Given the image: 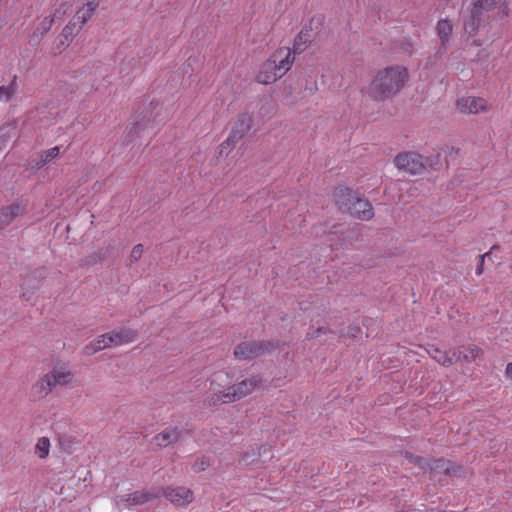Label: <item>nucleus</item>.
<instances>
[{
	"mask_svg": "<svg viewBox=\"0 0 512 512\" xmlns=\"http://www.w3.org/2000/svg\"><path fill=\"white\" fill-rule=\"evenodd\" d=\"M404 67L391 66L380 70L368 87V95L375 101H384L397 94L408 80Z\"/></svg>",
	"mask_w": 512,
	"mask_h": 512,
	"instance_id": "obj_1",
	"label": "nucleus"
},
{
	"mask_svg": "<svg viewBox=\"0 0 512 512\" xmlns=\"http://www.w3.org/2000/svg\"><path fill=\"white\" fill-rule=\"evenodd\" d=\"M73 379V373L64 367H54L51 371L43 375L31 389L34 399L45 398L52 390L60 385L66 386Z\"/></svg>",
	"mask_w": 512,
	"mask_h": 512,
	"instance_id": "obj_2",
	"label": "nucleus"
},
{
	"mask_svg": "<svg viewBox=\"0 0 512 512\" xmlns=\"http://www.w3.org/2000/svg\"><path fill=\"white\" fill-rule=\"evenodd\" d=\"M278 348V342L272 340L243 341L234 347L233 355L240 361H251Z\"/></svg>",
	"mask_w": 512,
	"mask_h": 512,
	"instance_id": "obj_3",
	"label": "nucleus"
},
{
	"mask_svg": "<svg viewBox=\"0 0 512 512\" xmlns=\"http://www.w3.org/2000/svg\"><path fill=\"white\" fill-rule=\"evenodd\" d=\"M263 383L264 379L261 375L241 376L233 385L226 388V401L232 403L239 401L262 387Z\"/></svg>",
	"mask_w": 512,
	"mask_h": 512,
	"instance_id": "obj_4",
	"label": "nucleus"
},
{
	"mask_svg": "<svg viewBox=\"0 0 512 512\" xmlns=\"http://www.w3.org/2000/svg\"><path fill=\"white\" fill-rule=\"evenodd\" d=\"M499 1L500 0H475L468 17L464 20L465 32L471 36L474 35L483 21L484 12L495 9Z\"/></svg>",
	"mask_w": 512,
	"mask_h": 512,
	"instance_id": "obj_5",
	"label": "nucleus"
},
{
	"mask_svg": "<svg viewBox=\"0 0 512 512\" xmlns=\"http://www.w3.org/2000/svg\"><path fill=\"white\" fill-rule=\"evenodd\" d=\"M394 163L400 170L412 175L421 174L432 165L429 158H424L416 152H403L396 156Z\"/></svg>",
	"mask_w": 512,
	"mask_h": 512,
	"instance_id": "obj_6",
	"label": "nucleus"
},
{
	"mask_svg": "<svg viewBox=\"0 0 512 512\" xmlns=\"http://www.w3.org/2000/svg\"><path fill=\"white\" fill-rule=\"evenodd\" d=\"M191 433L188 424L169 425L151 439V444L162 449L180 442L186 435Z\"/></svg>",
	"mask_w": 512,
	"mask_h": 512,
	"instance_id": "obj_7",
	"label": "nucleus"
},
{
	"mask_svg": "<svg viewBox=\"0 0 512 512\" xmlns=\"http://www.w3.org/2000/svg\"><path fill=\"white\" fill-rule=\"evenodd\" d=\"M158 106V101L150 102L149 108L142 111L140 118L129 128L128 137L141 136L145 130L155 129L159 125L162 120L156 121L158 113L155 112Z\"/></svg>",
	"mask_w": 512,
	"mask_h": 512,
	"instance_id": "obj_8",
	"label": "nucleus"
},
{
	"mask_svg": "<svg viewBox=\"0 0 512 512\" xmlns=\"http://www.w3.org/2000/svg\"><path fill=\"white\" fill-rule=\"evenodd\" d=\"M252 128V117L248 113H241L232 124L231 132L228 138L221 144V152L226 149H232L241 141Z\"/></svg>",
	"mask_w": 512,
	"mask_h": 512,
	"instance_id": "obj_9",
	"label": "nucleus"
},
{
	"mask_svg": "<svg viewBox=\"0 0 512 512\" xmlns=\"http://www.w3.org/2000/svg\"><path fill=\"white\" fill-rule=\"evenodd\" d=\"M163 493V487H152L148 490H137L124 496L123 501L128 507L143 505L160 498Z\"/></svg>",
	"mask_w": 512,
	"mask_h": 512,
	"instance_id": "obj_10",
	"label": "nucleus"
},
{
	"mask_svg": "<svg viewBox=\"0 0 512 512\" xmlns=\"http://www.w3.org/2000/svg\"><path fill=\"white\" fill-rule=\"evenodd\" d=\"M164 496L175 506H187L194 500V493L186 487H163Z\"/></svg>",
	"mask_w": 512,
	"mask_h": 512,
	"instance_id": "obj_11",
	"label": "nucleus"
},
{
	"mask_svg": "<svg viewBox=\"0 0 512 512\" xmlns=\"http://www.w3.org/2000/svg\"><path fill=\"white\" fill-rule=\"evenodd\" d=\"M455 362L471 363L483 354V350L475 344L460 346L451 350Z\"/></svg>",
	"mask_w": 512,
	"mask_h": 512,
	"instance_id": "obj_12",
	"label": "nucleus"
},
{
	"mask_svg": "<svg viewBox=\"0 0 512 512\" xmlns=\"http://www.w3.org/2000/svg\"><path fill=\"white\" fill-rule=\"evenodd\" d=\"M270 59L276 64V69L281 77L290 69L294 57L291 56V50L288 47H281L270 56Z\"/></svg>",
	"mask_w": 512,
	"mask_h": 512,
	"instance_id": "obj_13",
	"label": "nucleus"
},
{
	"mask_svg": "<svg viewBox=\"0 0 512 512\" xmlns=\"http://www.w3.org/2000/svg\"><path fill=\"white\" fill-rule=\"evenodd\" d=\"M138 332L131 328L114 329L108 333V344L111 346H120L136 340Z\"/></svg>",
	"mask_w": 512,
	"mask_h": 512,
	"instance_id": "obj_14",
	"label": "nucleus"
},
{
	"mask_svg": "<svg viewBox=\"0 0 512 512\" xmlns=\"http://www.w3.org/2000/svg\"><path fill=\"white\" fill-rule=\"evenodd\" d=\"M457 107L462 113H478L487 110V101L481 97H462L458 99Z\"/></svg>",
	"mask_w": 512,
	"mask_h": 512,
	"instance_id": "obj_15",
	"label": "nucleus"
},
{
	"mask_svg": "<svg viewBox=\"0 0 512 512\" xmlns=\"http://www.w3.org/2000/svg\"><path fill=\"white\" fill-rule=\"evenodd\" d=\"M281 78V74L276 69V64L269 58L262 66L256 76V81L261 84H272Z\"/></svg>",
	"mask_w": 512,
	"mask_h": 512,
	"instance_id": "obj_16",
	"label": "nucleus"
},
{
	"mask_svg": "<svg viewBox=\"0 0 512 512\" xmlns=\"http://www.w3.org/2000/svg\"><path fill=\"white\" fill-rule=\"evenodd\" d=\"M336 204L341 209L350 210L352 205L354 204L357 196L353 192L352 189L344 186H339L335 189L334 192Z\"/></svg>",
	"mask_w": 512,
	"mask_h": 512,
	"instance_id": "obj_17",
	"label": "nucleus"
},
{
	"mask_svg": "<svg viewBox=\"0 0 512 512\" xmlns=\"http://www.w3.org/2000/svg\"><path fill=\"white\" fill-rule=\"evenodd\" d=\"M53 23L54 15L45 17L30 35L29 44L31 46L39 45L43 37L51 30Z\"/></svg>",
	"mask_w": 512,
	"mask_h": 512,
	"instance_id": "obj_18",
	"label": "nucleus"
},
{
	"mask_svg": "<svg viewBox=\"0 0 512 512\" xmlns=\"http://www.w3.org/2000/svg\"><path fill=\"white\" fill-rule=\"evenodd\" d=\"M350 210L360 220L368 221L374 216L372 204L368 200H363L358 197Z\"/></svg>",
	"mask_w": 512,
	"mask_h": 512,
	"instance_id": "obj_19",
	"label": "nucleus"
},
{
	"mask_svg": "<svg viewBox=\"0 0 512 512\" xmlns=\"http://www.w3.org/2000/svg\"><path fill=\"white\" fill-rule=\"evenodd\" d=\"M78 32L79 29H76V23L69 22L56 39L55 49L57 52L61 53L64 51L69 46V42L73 39L74 35Z\"/></svg>",
	"mask_w": 512,
	"mask_h": 512,
	"instance_id": "obj_20",
	"label": "nucleus"
},
{
	"mask_svg": "<svg viewBox=\"0 0 512 512\" xmlns=\"http://www.w3.org/2000/svg\"><path fill=\"white\" fill-rule=\"evenodd\" d=\"M427 353L432 359L444 367H450L454 364L451 351H442L435 345H428Z\"/></svg>",
	"mask_w": 512,
	"mask_h": 512,
	"instance_id": "obj_21",
	"label": "nucleus"
},
{
	"mask_svg": "<svg viewBox=\"0 0 512 512\" xmlns=\"http://www.w3.org/2000/svg\"><path fill=\"white\" fill-rule=\"evenodd\" d=\"M98 6V1H87V3L76 12L75 18L80 23L79 30L93 16Z\"/></svg>",
	"mask_w": 512,
	"mask_h": 512,
	"instance_id": "obj_22",
	"label": "nucleus"
},
{
	"mask_svg": "<svg viewBox=\"0 0 512 512\" xmlns=\"http://www.w3.org/2000/svg\"><path fill=\"white\" fill-rule=\"evenodd\" d=\"M19 210L18 205H9L0 209V229L11 223L19 214Z\"/></svg>",
	"mask_w": 512,
	"mask_h": 512,
	"instance_id": "obj_23",
	"label": "nucleus"
},
{
	"mask_svg": "<svg viewBox=\"0 0 512 512\" xmlns=\"http://www.w3.org/2000/svg\"><path fill=\"white\" fill-rule=\"evenodd\" d=\"M107 341H108V333L100 335L98 338L93 340L90 344L86 345V347H85L86 354L90 355V354L96 353L98 351H101L105 348L111 347V344H108Z\"/></svg>",
	"mask_w": 512,
	"mask_h": 512,
	"instance_id": "obj_24",
	"label": "nucleus"
},
{
	"mask_svg": "<svg viewBox=\"0 0 512 512\" xmlns=\"http://www.w3.org/2000/svg\"><path fill=\"white\" fill-rule=\"evenodd\" d=\"M311 42V35L308 30H301L300 33L295 37L293 44L294 53H301L305 50L308 44Z\"/></svg>",
	"mask_w": 512,
	"mask_h": 512,
	"instance_id": "obj_25",
	"label": "nucleus"
},
{
	"mask_svg": "<svg viewBox=\"0 0 512 512\" xmlns=\"http://www.w3.org/2000/svg\"><path fill=\"white\" fill-rule=\"evenodd\" d=\"M17 75H14L10 84L7 86H0V101L9 102L17 92Z\"/></svg>",
	"mask_w": 512,
	"mask_h": 512,
	"instance_id": "obj_26",
	"label": "nucleus"
},
{
	"mask_svg": "<svg viewBox=\"0 0 512 512\" xmlns=\"http://www.w3.org/2000/svg\"><path fill=\"white\" fill-rule=\"evenodd\" d=\"M449 466L450 460L448 459H433L432 461H429V467H427V471H430L431 474L442 472L446 475Z\"/></svg>",
	"mask_w": 512,
	"mask_h": 512,
	"instance_id": "obj_27",
	"label": "nucleus"
},
{
	"mask_svg": "<svg viewBox=\"0 0 512 512\" xmlns=\"http://www.w3.org/2000/svg\"><path fill=\"white\" fill-rule=\"evenodd\" d=\"M452 33V25L448 20H440L437 23V34L441 40V44L445 45L448 42L449 36Z\"/></svg>",
	"mask_w": 512,
	"mask_h": 512,
	"instance_id": "obj_28",
	"label": "nucleus"
},
{
	"mask_svg": "<svg viewBox=\"0 0 512 512\" xmlns=\"http://www.w3.org/2000/svg\"><path fill=\"white\" fill-rule=\"evenodd\" d=\"M402 454L409 463L419 467L423 471H427V467H429V461L427 459L422 456L414 455L410 451H404Z\"/></svg>",
	"mask_w": 512,
	"mask_h": 512,
	"instance_id": "obj_29",
	"label": "nucleus"
},
{
	"mask_svg": "<svg viewBox=\"0 0 512 512\" xmlns=\"http://www.w3.org/2000/svg\"><path fill=\"white\" fill-rule=\"evenodd\" d=\"M60 154V147L55 146L50 149L45 150L41 154L40 160L37 162L38 168H42L47 163L51 162L53 159H55Z\"/></svg>",
	"mask_w": 512,
	"mask_h": 512,
	"instance_id": "obj_30",
	"label": "nucleus"
},
{
	"mask_svg": "<svg viewBox=\"0 0 512 512\" xmlns=\"http://www.w3.org/2000/svg\"><path fill=\"white\" fill-rule=\"evenodd\" d=\"M50 451V440L47 437H40L35 446V453L40 459L48 457Z\"/></svg>",
	"mask_w": 512,
	"mask_h": 512,
	"instance_id": "obj_31",
	"label": "nucleus"
},
{
	"mask_svg": "<svg viewBox=\"0 0 512 512\" xmlns=\"http://www.w3.org/2000/svg\"><path fill=\"white\" fill-rule=\"evenodd\" d=\"M226 389L219 391L218 393H213L207 396L204 400V404L208 407H214L221 403H229L225 398Z\"/></svg>",
	"mask_w": 512,
	"mask_h": 512,
	"instance_id": "obj_32",
	"label": "nucleus"
},
{
	"mask_svg": "<svg viewBox=\"0 0 512 512\" xmlns=\"http://www.w3.org/2000/svg\"><path fill=\"white\" fill-rule=\"evenodd\" d=\"M15 134V128L7 125L0 127V151H2Z\"/></svg>",
	"mask_w": 512,
	"mask_h": 512,
	"instance_id": "obj_33",
	"label": "nucleus"
},
{
	"mask_svg": "<svg viewBox=\"0 0 512 512\" xmlns=\"http://www.w3.org/2000/svg\"><path fill=\"white\" fill-rule=\"evenodd\" d=\"M107 257V252L103 250H99L93 254H90L86 256L85 258L81 259V265L82 266H90L95 265L96 263L102 261Z\"/></svg>",
	"mask_w": 512,
	"mask_h": 512,
	"instance_id": "obj_34",
	"label": "nucleus"
},
{
	"mask_svg": "<svg viewBox=\"0 0 512 512\" xmlns=\"http://www.w3.org/2000/svg\"><path fill=\"white\" fill-rule=\"evenodd\" d=\"M262 450L265 453L268 450V448H266L265 446H261L258 450L252 449L251 451L245 452L242 456V461L245 464H250V463L255 462L261 456Z\"/></svg>",
	"mask_w": 512,
	"mask_h": 512,
	"instance_id": "obj_35",
	"label": "nucleus"
},
{
	"mask_svg": "<svg viewBox=\"0 0 512 512\" xmlns=\"http://www.w3.org/2000/svg\"><path fill=\"white\" fill-rule=\"evenodd\" d=\"M210 466V459L207 456H201L192 465V469L195 473L206 470Z\"/></svg>",
	"mask_w": 512,
	"mask_h": 512,
	"instance_id": "obj_36",
	"label": "nucleus"
},
{
	"mask_svg": "<svg viewBox=\"0 0 512 512\" xmlns=\"http://www.w3.org/2000/svg\"><path fill=\"white\" fill-rule=\"evenodd\" d=\"M466 474V470L463 466L457 465L450 461V466L448 467L446 475L453 477H464Z\"/></svg>",
	"mask_w": 512,
	"mask_h": 512,
	"instance_id": "obj_37",
	"label": "nucleus"
},
{
	"mask_svg": "<svg viewBox=\"0 0 512 512\" xmlns=\"http://www.w3.org/2000/svg\"><path fill=\"white\" fill-rule=\"evenodd\" d=\"M143 251H144V248H143L142 244L135 245L130 254V261L131 262L138 261L141 258Z\"/></svg>",
	"mask_w": 512,
	"mask_h": 512,
	"instance_id": "obj_38",
	"label": "nucleus"
},
{
	"mask_svg": "<svg viewBox=\"0 0 512 512\" xmlns=\"http://www.w3.org/2000/svg\"><path fill=\"white\" fill-rule=\"evenodd\" d=\"M495 249H497V246L494 245L491 247L489 252L479 256V261L476 266V274L477 275H481L483 273V266H484L485 258L488 257L490 255V253Z\"/></svg>",
	"mask_w": 512,
	"mask_h": 512,
	"instance_id": "obj_39",
	"label": "nucleus"
},
{
	"mask_svg": "<svg viewBox=\"0 0 512 512\" xmlns=\"http://www.w3.org/2000/svg\"><path fill=\"white\" fill-rule=\"evenodd\" d=\"M361 333V328L357 325H350L348 327L347 334L352 337L356 338Z\"/></svg>",
	"mask_w": 512,
	"mask_h": 512,
	"instance_id": "obj_40",
	"label": "nucleus"
},
{
	"mask_svg": "<svg viewBox=\"0 0 512 512\" xmlns=\"http://www.w3.org/2000/svg\"><path fill=\"white\" fill-rule=\"evenodd\" d=\"M326 333H333V331L331 329H328L326 327H318L312 334H311V338H317L319 337L321 334H326Z\"/></svg>",
	"mask_w": 512,
	"mask_h": 512,
	"instance_id": "obj_41",
	"label": "nucleus"
},
{
	"mask_svg": "<svg viewBox=\"0 0 512 512\" xmlns=\"http://www.w3.org/2000/svg\"><path fill=\"white\" fill-rule=\"evenodd\" d=\"M505 374L508 378L512 379V362L506 365Z\"/></svg>",
	"mask_w": 512,
	"mask_h": 512,
	"instance_id": "obj_42",
	"label": "nucleus"
},
{
	"mask_svg": "<svg viewBox=\"0 0 512 512\" xmlns=\"http://www.w3.org/2000/svg\"><path fill=\"white\" fill-rule=\"evenodd\" d=\"M507 9H508V7H507V5H505V7H504V9H503V14H504V15H507V14H508Z\"/></svg>",
	"mask_w": 512,
	"mask_h": 512,
	"instance_id": "obj_43",
	"label": "nucleus"
},
{
	"mask_svg": "<svg viewBox=\"0 0 512 512\" xmlns=\"http://www.w3.org/2000/svg\"><path fill=\"white\" fill-rule=\"evenodd\" d=\"M59 443H60L61 445H63V443H64V437H60V438H59Z\"/></svg>",
	"mask_w": 512,
	"mask_h": 512,
	"instance_id": "obj_44",
	"label": "nucleus"
},
{
	"mask_svg": "<svg viewBox=\"0 0 512 512\" xmlns=\"http://www.w3.org/2000/svg\"><path fill=\"white\" fill-rule=\"evenodd\" d=\"M23 299H26V294L23 293L22 296H21Z\"/></svg>",
	"mask_w": 512,
	"mask_h": 512,
	"instance_id": "obj_45",
	"label": "nucleus"
}]
</instances>
